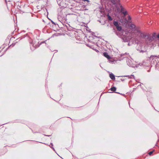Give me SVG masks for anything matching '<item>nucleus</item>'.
Listing matches in <instances>:
<instances>
[{"label":"nucleus","mask_w":159,"mask_h":159,"mask_svg":"<svg viewBox=\"0 0 159 159\" xmlns=\"http://www.w3.org/2000/svg\"><path fill=\"white\" fill-rule=\"evenodd\" d=\"M13 39V37H12L11 39H10V40H11V39Z\"/></svg>","instance_id":"18"},{"label":"nucleus","mask_w":159,"mask_h":159,"mask_svg":"<svg viewBox=\"0 0 159 159\" xmlns=\"http://www.w3.org/2000/svg\"><path fill=\"white\" fill-rule=\"evenodd\" d=\"M25 37L28 38H26V39H29V37H28V36H27V35H26Z\"/></svg>","instance_id":"15"},{"label":"nucleus","mask_w":159,"mask_h":159,"mask_svg":"<svg viewBox=\"0 0 159 159\" xmlns=\"http://www.w3.org/2000/svg\"><path fill=\"white\" fill-rule=\"evenodd\" d=\"M138 32L140 33V36L141 39L149 40V38L150 37V34H147L145 33H141L139 31H138Z\"/></svg>","instance_id":"1"},{"label":"nucleus","mask_w":159,"mask_h":159,"mask_svg":"<svg viewBox=\"0 0 159 159\" xmlns=\"http://www.w3.org/2000/svg\"><path fill=\"white\" fill-rule=\"evenodd\" d=\"M107 18L109 20H112V17L109 15V14H108L107 15Z\"/></svg>","instance_id":"9"},{"label":"nucleus","mask_w":159,"mask_h":159,"mask_svg":"<svg viewBox=\"0 0 159 159\" xmlns=\"http://www.w3.org/2000/svg\"><path fill=\"white\" fill-rule=\"evenodd\" d=\"M131 20V18L130 16H128V21L126 19H125V20H126V21L127 22H129V20Z\"/></svg>","instance_id":"10"},{"label":"nucleus","mask_w":159,"mask_h":159,"mask_svg":"<svg viewBox=\"0 0 159 159\" xmlns=\"http://www.w3.org/2000/svg\"><path fill=\"white\" fill-rule=\"evenodd\" d=\"M52 22L53 23H54L52 21Z\"/></svg>","instance_id":"19"},{"label":"nucleus","mask_w":159,"mask_h":159,"mask_svg":"<svg viewBox=\"0 0 159 159\" xmlns=\"http://www.w3.org/2000/svg\"><path fill=\"white\" fill-rule=\"evenodd\" d=\"M126 34V36L127 37L132 38L134 36V34L133 33L131 32H128V33H125Z\"/></svg>","instance_id":"4"},{"label":"nucleus","mask_w":159,"mask_h":159,"mask_svg":"<svg viewBox=\"0 0 159 159\" xmlns=\"http://www.w3.org/2000/svg\"><path fill=\"white\" fill-rule=\"evenodd\" d=\"M116 89L115 87H113L111 88L110 89L111 91H116Z\"/></svg>","instance_id":"11"},{"label":"nucleus","mask_w":159,"mask_h":159,"mask_svg":"<svg viewBox=\"0 0 159 159\" xmlns=\"http://www.w3.org/2000/svg\"><path fill=\"white\" fill-rule=\"evenodd\" d=\"M131 27L133 28H134L135 27V26L134 24H132L131 25Z\"/></svg>","instance_id":"12"},{"label":"nucleus","mask_w":159,"mask_h":159,"mask_svg":"<svg viewBox=\"0 0 159 159\" xmlns=\"http://www.w3.org/2000/svg\"><path fill=\"white\" fill-rule=\"evenodd\" d=\"M157 35H156V33H154L151 36L150 34V37L149 38V40H154L157 38Z\"/></svg>","instance_id":"3"},{"label":"nucleus","mask_w":159,"mask_h":159,"mask_svg":"<svg viewBox=\"0 0 159 159\" xmlns=\"http://www.w3.org/2000/svg\"><path fill=\"white\" fill-rule=\"evenodd\" d=\"M157 38L159 39V34L157 35Z\"/></svg>","instance_id":"14"},{"label":"nucleus","mask_w":159,"mask_h":159,"mask_svg":"<svg viewBox=\"0 0 159 159\" xmlns=\"http://www.w3.org/2000/svg\"><path fill=\"white\" fill-rule=\"evenodd\" d=\"M103 55L105 57L107 58L108 59H110L111 58L108 55L107 52H104L103 53Z\"/></svg>","instance_id":"6"},{"label":"nucleus","mask_w":159,"mask_h":159,"mask_svg":"<svg viewBox=\"0 0 159 159\" xmlns=\"http://www.w3.org/2000/svg\"><path fill=\"white\" fill-rule=\"evenodd\" d=\"M121 11L124 16H125L127 14V12L126 11H124L123 8L122 7L121 8Z\"/></svg>","instance_id":"7"},{"label":"nucleus","mask_w":159,"mask_h":159,"mask_svg":"<svg viewBox=\"0 0 159 159\" xmlns=\"http://www.w3.org/2000/svg\"><path fill=\"white\" fill-rule=\"evenodd\" d=\"M110 77L112 80H115V76L112 74H110Z\"/></svg>","instance_id":"8"},{"label":"nucleus","mask_w":159,"mask_h":159,"mask_svg":"<svg viewBox=\"0 0 159 159\" xmlns=\"http://www.w3.org/2000/svg\"><path fill=\"white\" fill-rule=\"evenodd\" d=\"M113 24L116 27L118 30L120 31L121 30V27L119 26V23L118 22L116 21H114Z\"/></svg>","instance_id":"2"},{"label":"nucleus","mask_w":159,"mask_h":159,"mask_svg":"<svg viewBox=\"0 0 159 159\" xmlns=\"http://www.w3.org/2000/svg\"><path fill=\"white\" fill-rule=\"evenodd\" d=\"M109 61L110 62H111V61Z\"/></svg>","instance_id":"20"},{"label":"nucleus","mask_w":159,"mask_h":159,"mask_svg":"<svg viewBox=\"0 0 159 159\" xmlns=\"http://www.w3.org/2000/svg\"><path fill=\"white\" fill-rule=\"evenodd\" d=\"M83 1L84 2H85V1H87L88 2H89V0H83Z\"/></svg>","instance_id":"16"},{"label":"nucleus","mask_w":159,"mask_h":159,"mask_svg":"<svg viewBox=\"0 0 159 159\" xmlns=\"http://www.w3.org/2000/svg\"><path fill=\"white\" fill-rule=\"evenodd\" d=\"M112 3L113 5H116L119 2V0H109Z\"/></svg>","instance_id":"5"},{"label":"nucleus","mask_w":159,"mask_h":159,"mask_svg":"<svg viewBox=\"0 0 159 159\" xmlns=\"http://www.w3.org/2000/svg\"><path fill=\"white\" fill-rule=\"evenodd\" d=\"M153 152V151L151 152H149V154L150 155H151V154H152V153Z\"/></svg>","instance_id":"13"},{"label":"nucleus","mask_w":159,"mask_h":159,"mask_svg":"<svg viewBox=\"0 0 159 159\" xmlns=\"http://www.w3.org/2000/svg\"><path fill=\"white\" fill-rule=\"evenodd\" d=\"M56 35L55 34H54V35H53V37H54V36H56Z\"/></svg>","instance_id":"17"}]
</instances>
